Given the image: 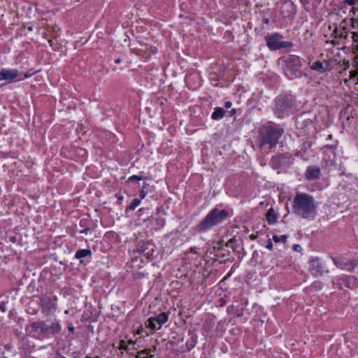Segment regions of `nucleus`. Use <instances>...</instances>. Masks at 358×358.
I'll return each mask as SVG.
<instances>
[{
  "label": "nucleus",
  "mask_w": 358,
  "mask_h": 358,
  "mask_svg": "<svg viewBox=\"0 0 358 358\" xmlns=\"http://www.w3.org/2000/svg\"><path fill=\"white\" fill-rule=\"evenodd\" d=\"M317 203L315 198L308 193H296L293 199L294 213L305 220H314L317 215Z\"/></svg>",
  "instance_id": "nucleus-1"
},
{
  "label": "nucleus",
  "mask_w": 358,
  "mask_h": 358,
  "mask_svg": "<svg viewBox=\"0 0 358 358\" xmlns=\"http://www.w3.org/2000/svg\"><path fill=\"white\" fill-rule=\"evenodd\" d=\"M284 129L280 125H266L259 128L257 142L262 149L271 150L276 146L280 138L284 134Z\"/></svg>",
  "instance_id": "nucleus-2"
},
{
  "label": "nucleus",
  "mask_w": 358,
  "mask_h": 358,
  "mask_svg": "<svg viewBox=\"0 0 358 358\" xmlns=\"http://www.w3.org/2000/svg\"><path fill=\"white\" fill-rule=\"evenodd\" d=\"M228 217L229 213L227 210L214 208L199 222L195 227V230L199 233L206 232L213 227L221 224Z\"/></svg>",
  "instance_id": "nucleus-3"
},
{
  "label": "nucleus",
  "mask_w": 358,
  "mask_h": 358,
  "mask_svg": "<svg viewBox=\"0 0 358 358\" xmlns=\"http://www.w3.org/2000/svg\"><path fill=\"white\" fill-rule=\"evenodd\" d=\"M294 106V100L292 96H278L275 100L273 112L278 117H283L293 111Z\"/></svg>",
  "instance_id": "nucleus-4"
},
{
  "label": "nucleus",
  "mask_w": 358,
  "mask_h": 358,
  "mask_svg": "<svg viewBox=\"0 0 358 358\" xmlns=\"http://www.w3.org/2000/svg\"><path fill=\"white\" fill-rule=\"evenodd\" d=\"M301 67V62L300 57L296 55H290L286 61L285 69L286 76L291 80L301 78L303 76L306 77L307 74L300 71Z\"/></svg>",
  "instance_id": "nucleus-5"
},
{
  "label": "nucleus",
  "mask_w": 358,
  "mask_h": 358,
  "mask_svg": "<svg viewBox=\"0 0 358 358\" xmlns=\"http://www.w3.org/2000/svg\"><path fill=\"white\" fill-rule=\"evenodd\" d=\"M31 328L34 333L41 334L43 337L56 334L61 330V327L57 322H52L50 325H48L43 320L34 322L31 324Z\"/></svg>",
  "instance_id": "nucleus-6"
},
{
  "label": "nucleus",
  "mask_w": 358,
  "mask_h": 358,
  "mask_svg": "<svg viewBox=\"0 0 358 358\" xmlns=\"http://www.w3.org/2000/svg\"><path fill=\"white\" fill-rule=\"evenodd\" d=\"M264 38L266 42V45L271 50L289 48L293 46L292 42L282 41V36L279 34L266 35Z\"/></svg>",
  "instance_id": "nucleus-7"
},
{
  "label": "nucleus",
  "mask_w": 358,
  "mask_h": 358,
  "mask_svg": "<svg viewBox=\"0 0 358 358\" xmlns=\"http://www.w3.org/2000/svg\"><path fill=\"white\" fill-rule=\"evenodd\" d=\"M294 162V157L289 153L278 154L272 157V164L275 169H285Z\"/></svg>",
  "instance_id": "nucleus-8"
},
{
  "label": "nucleus",
  "mask_w": 358,
  "mask_h": 358,
  "mask_svg": "<svg viewBox=\"0 0 358 358\" xmlns=\"http://www.w3.org/2000/svg\"><path fill=\"white\" fill-rule=\"evenodd\" d=\"M169 319V315L166 313H162L155 317H150L145 322V326L152 331L159 329Z\"/></svg>",
  "instance_id": "nucleus-9"
},
{
  "label": "nucleus",
  "mask_w": 358,
  "mask_h": 358,
  "mask_svg": "<svg viewBox=\"0 0 358 358\" xmlns=\"http://www.w3.org/2000/svg\"><path fill=\"white\" fill-rule=\"evenodd\" d=\"M336 145H327L322 148L324 157L323 159L327 162V165L334 166L336 164Z\"/></svg>",
  "instance_id": "nucleus-10"
},
{
  "label": "nucleus",
  "mask_w": 358,
  "mask_h": 358,
  "mask_svg": "<svg viewBox=\"0 0 358 358\" xmlns=\"http://www.w3.org/2000/svg\"><path fill=\"white\" fill-rule=\"evenodd\" d=\"M20 75L22 74L20 73L16 69H2L0 71V80H4L8 83H12L16 79L17 80H21L27 77L25 75L24 77L18 78Z\"/></svg>",
  "instance_id": "nucleus-11"
},
{
  "label": "nucleus",
  "mask_w": 358,
  "mask_h": 358,
  "mask_svg": "<svg viewBox=\"0 0 358 358\" xmlns=\"http://www.w3.org/2000/svg\"><path fill=\"white\" fill-rule=\"evenodd\" d=\"M40 306L41 308V312L45 316L50 315L55 310V303L50 297L47 296H43L41 298Z\"/></svg>",
  "instance_id": "nucleus-12"
},
{
  "label": "nucleus",
  "mask_w": 358,
  "mask_h": 358,
  "mask_svg": "<svg viewBox=\"0 0 358 358\" xmlns=\"http://www.w3.org/2000/svg\"><path fill=\"white\" fill-rule=\"evenodd\" d=\"M309 270L310 273L319 277L323 274L324 266L318 257H311L309 260Z\"/></svg>",
  "instance_id": "nucleus-13"
},
{
  "label": "nucleus",
  "mask_w": 358,
  "mask_h": 358,
  "mask_svg": "<svg viewBox=\"0 0 358 358\" xmlns=\"http://www.w3.org/2000/svg\"><path fill=\"white\" fill-rule=\"evenodd\" d=\"M310 69L323 74L326 73L328 71H330L332 69V67L330 66V63L328 61H316L314 62L310 66Z\"/></svg>",
  "instance_id": "nucleus-14"
},
{
  "label": "nucleus",
  "mask_w": 358,
  "mask_h": 358,
  "mask_svg": "<svg viewBox=\"0 0 358 358\" xmlns=\"http://www.w3.org/2000/svg\"><path fill=\"white\" fill-rule=\"evenodd\" d=\"M306 178L308 180H314L317 179L320 175V169L316 166H308L306 171Z\"/></svg>",
  "instance_id": "nucleus-15"
},
{
  "label": "nucleus",
  "mask_w": 358,
  "mask_h": 358,
  "mask_svg": "<svg viewBox=\"0 0 358 358\" xmlns=\"http://www.w3.org/2000/svg\"><path fill=\"white\" fill-rule=\"evenodd\" d=\"M227 311L228 313L236 315L238 317L243 315V307H240L238 305L232 304L228 306Z\"/></svg>",
  "instance_id": "nucleus-16"
},
{
  "label": "nucleus",
  "mask_w": 358,
  "mask_h": 358,
  "mask_svg": "<svg viewBox=\"0 0 358 358\" xmlns=\"http://www.w3.org/2000/svg\"><path fill=\"white\" fill-rule=\"evenodd\" d=\"M266 220L268 224H273L276 222L277 216L273 208H270L266 213Z\"/></svg>",
  "instance_id": "nucleus-17"
},
{
  "label": "nucleus",
  "mask_w": 358,
  "mask_h": 358,
  "mask_svg": "<svg viewBox=\"0 0 358 358\" xmlns=\"http://www.w3.org/2000/svg\"><path fill=\"white\" fill-rule=\"evenodd\" d=\"M224 115V110L220 107H217L214 109L211 115V118L215 120H218L222 119Z\"/></svg>",
  "instance_id": "nucleus-18"
},
{
  "label": "nucleus",
  "mask_w": 358,
  "mask_h": 358,
  "mask_svg": "<svg viewBox=\"0 0 358 358\" xmlns=\"http://www.w3.org/2000/svg\"><path fill=\"white\" fill-rule=\"evenodd\" d=\"M118 349L126 351L128 353L133 355L132 352H130L131 350H136L134 347H130V345L124 341H120L118 343Z\"/></svg>",
  "instance_id": "nucleus-19"
},
{
  "label": "nucleus",
  "mask_w": 358,
  "mask_h": 358,
  "mask_svg": "<svg viewBox=\"0 0 358 358\" xmlns=\"http://www.w3.org/2000/svg\"><path fill=\"white\" fill-rule=\"evenodd\" d=\"M334 264L336 267L341 269H346L347 266L349 265L347 262H344L343 259L340 258H332Z\"/></svg>",
  "instance_id": "nucleus-20"
},
{
  "label": "nucleus",
  "mask_w": 358,
  "mask_h": 358,
  "mask_svg": "<svg viewBox=\"0 0 358 358\" xmlns=\"http://www.w3.org/2000/svg\"><path fill=\"white\" fill-rule=\"evenodd\" d=\"M357 284V278L354 276H350L347 279V282H345V286L352 289L355 287Z\"/></svg>",
  "instance_id": "nucleus-21"
},
{
  "label": "nucleus",
  "mask_w": 358,
  "mask_h": 358,
  "mask_svg": "<svg viewBox=\"0 0 358 358\" xmlns=\"http://www.w3.org/2000/svg\"><path fill=\"white\" fill-rule=\"evenodd\" d=\"M196 344V336L195 334H192L191 338L186 343V346L188 350H192L195 347Z\"/></svg>",
  "instance_id": "nucleus-22"
},
{
  "label": "nucleus",
  "mask_w": 358,
  "mask_h": 358,
  "mask_svg": "<svg viewBox=\"0 0 358 358\" xmlns=\"http://www.w3.org/2000/svg\"><path fill=\"white\" fill-rule=\"evenodd\" d=\"M155 227L156 229H161L166 224V220L163 217H157L155 219Z\"/></svg>",
  "instance_id": "nucleus-23"
},
{
  "label": "nucleus",
  "mask_w": 358,
  "mask_h": 358,
  "mask_svg": "<svg viewBox=\"0 0 358 358\" xmlns=\"http://www.w3.org/2000/svg\"><path fill=\"white\" fill-rule=\"evenodd\" d=\"M284 8H287L288 9V14H292L294 12V4L291 1L285 2L282 6V9H283Z\"/></svg>",
  "instance_id": "nucleus-24"
},
{
  "label": "nucleus",
  "mask_w": 358,
  "mask_h": 358,
  "mask_svg": "<svg viewBox=\"0 0 358 358\" xmlns=\"http://www.w3.org/2000/svg\"><path fill=\"white\" fill-rule=\"evenodd\" d=\"M90 255V250H78L75 255L76 258L80 259Z\"/></svg>",
  "instance_id": "nucleus-25"
},
{
  "label": "nucleus",
  "mask_w": 358,
  "mask_h": 358,
  "mask_svg": "<svg viewBox=\"0 0 358 358\" xmlns=\"http://www.w3.org/2000/svg\"><path fill=\"white\" fill-rule=\"evenodd\" d=\"M141 199H134L131 203L129 205L128 209L130 210H134L135 208L141 204Z\"/></svg>",
  "instance_id": "nucleus-26"
},
{
  "label": "nucleus",
  "mask_w": 358,
  "mask_h": 358,
  "mask_svg": "<svg viewBox=\"0 0 358 358\" xmlns=\"http://www.w3.org/2000/svg\"><path fill=\"white\" fill-rule=\"evenodd\" d=\"M287 235H282L280 236H278L277 235L273 236V240L275 243H279V242L285 243L287 241Z\"/></svg>",
  "instance_id": "nucleus-27"
},
{
  "label": "nucleus",
  "mask_w": 358,
  "mask_h": 358,
  "mask_svg": "<svg viewBox=\"0 0 358 358\" xmlns=\"http://www.w3.org/2000/svg\"><path fill=\"white\" fill-rule=\"evenodd\" d=\"M149 187V185L148 183H144L142 189L140 192V197L141 199H144L146 195L148 194V187Z\"/></svg>",
  "instance_id": "nucleus-28"
},
{
  "label": "nucleus",
  "mask_w": 358,
  "mask_h": 358,
  "mask_svg": "<svg viewBox=\"0 0 358 358\" xmlns=\"http://www.w3.org/2000/svg\"><path fill=\"white\" fill-rule=\"evenodd\" d=\"M147 245L144 243V242H142V243H139L138 244V246H137V248H136V251L140 253V254H142L146 250H147Z\"/></svg>",
  "instance_id": "nucleus-29"
},
{
  "label": "nucleus",
  "mask_w": 358,
  "mask_h": 358,
  "mask_svg": "<svg viewBox=\"0 0 358 358\" xmlns=\"http://www.w3.org/2000/svg\"><path fill=\"white\" fill-rule=\"evenodd\" d=\"M146 178L143 177V176H137V175H133L130 176L128 179L129 182H132L134 180H141L143 179H145Z\"/></svg>",
  "instance_id": "nucleus-30"
},
{
  "label": "nucleus",
  "mask_w": 358,
  "mask_h": 358,
  "mask_svg": "<svg viewBox=\"0 0 358 358\" xmlns=\"http://www.w3.org/2000/svg\"><path fill=\"white\" fill-rule=\"evenodd\" d=\"M351 38L355 41L358 43V33L357 32H352L351 33Z\"/></svg>",
  "instance_id": "nucleus-31"
},
{
  "label": "nucleus",
  "mask_w": 358,
  "mask_h": 358,
  "mask_svg": "<svg viewBox=\"0 0 358 358\" xmlns=\"http://www.w3.org/2000/svg\"><path fill=\"white\" fill-rule=\"evenodd\" d=\"M358 76V71H352L350 72V78H355Z\"/></svg>",
  "instance_id": "nucleus-32"
},
{
  "label": "nucleus",
  "mask_w": 358,
  "mask_h": 358,
  "mask_svg": "<svg viewBox=\"0 0 358 358\" xmlns=\"http://www.w3.org/2000/svg\"><path fill=\"white\" fill-rule=\"evenodd\" d=\"M352 26L354 29L358 28V18L352 19Z\"/></svg>",
  "instance_id": "nucleus-33"
},
{
  "label": "nucleus",
  "mask_w": 358,
  "mask_h": 358,
  "mask_svg": "<svg viewBox=\"0 0 358 358\" xmlns=\"http://www.w3.org/2000/svg\"><path fill=\"white\" fill-rule=\"evenodd\" d=\"M266 248L268 250H271L273 248V243L271 239H268L267 241Z\"/></svg>",
  "instance_id": "nucleus-34"
},
{
  "label": "nucleus",
  "mask_w": 358,
  "mask_h": 358,
  "mask_svg": "<svg viewBox=\"0 0 358 358\" xmlns=\"http://www.w3.org/2000/svg\"><path fill=\"white\" fill-rule=\"evenodd\" d=\"M299 1L302 6L306 8L308 5H309L310 0H299Z\"/></svg>",
  "instance_id": "nucleus-35"
},
{
  "label": "nucleus",
  "mask_w": 358,
  "mask_h": 358,
  "mask_svg": "<svg viewBox=\"0 0 358 358\" xmlns=\"http://www.w3.org/2000/svg\"><path fill=\"white\" fill-rule=\"evenodd\" d=\"M293 250L296 252H300L301 250V247L299 244H295L293 246Z\"/></svg>",
  "instance_id": "nucleus-36"
},
{
  "label": "nucleus",
  "mask_w": 358,
  "mask_h": 358,
  "mask_svg": "<svg viewBox=\"0 0 358 358\" xmlns=\"http://www.w3.org/2000/svg\"><path fill=\"white\" fill-rule=\"evenodd\" d=\"M248 303V299H246V298L242 299V300H241V307H243V308H244L245 307L247 306Z\"/></svg>",
  "instance_id": "nucleus-37"
},
{
  "label": "nucleus",
  "mask_w": 358,
  "mask_h": 358,
  "mask_svg": "<svg viewBox=\"0 0 358 358\" xmlns=\"http://www.w3.org/2000/svg\"><path fill=\"white\" fill-rule=\"evenodd\" d=\"M345 2L350 6H352L356 3L355 0H345Z\"/></svg>",
  "instance_id": "nucleus-38"
},
{
  "label": "nucleus",
  "mask_w": 358,
  "mask_h": 358,
  "mask_svg": "<svg viewBox=\"0 0 358 358\" xmlns=\"http://www.w3.org/2000/svg\"><path fill=\"white\" fill-rule=\"evenodd\" d=\"M231 106H232V103H231V101H227V102H225V103H224V107H225L226 108H231Z\"/></svg>",
  "instance_id": "nucleus-39"
},
{
  "label": "nucleus",
  "mask_w": 358,
  "mask_h": 358,
  "mask_svg": "<svg viewBox=\"0 0 358 358\" xmlns=\"http://www.w3.org/2000/svg\"><path fill=\"white\" fill-rule=\"evenodd\" d=\"M127 343L129 345H132V347H134V345L136 343L135 341H134L133 340L131 339H129L128 341H127Z\"/></svg>",
  "instance_id": "nucleus-40"
},
{
  "label": "nucleus",
  "mask_w": 358,
  "mask_h": 358,
  "mask_svg": "<svg viewBox=\"0 0 358 358\" xmlns=\"http://www.w3.org/2000/svg\"><path fill=\"white\" fill-rule=\"evenodd\" d=\"M343 65H344V69L346 70L350 66L349 62L345 61L343 62Z\"/></svg>",
  "instance_id": "nucleus-41"
},
{
  "label": "nucleus",
  "mask_w": 358,
  "mask_h": 358,
  "mask_svg": "<svg viewBox=\"0 0 358 358\" xmlns=\"http://www.w3.org/2000/svg\"><path fill=\"white\" fill-rule=\"evenodd\" d=\"M0 308L1 309V310L3 312H5L6 310V306H5L4 303L1 304Z\"/></svg>",
  "instance_id": "nucleus-42"
},
{
  "label": "nucleus",
  "mask_w": 358,
  "mask_h": 358,
  "mask_svg": "<svg viewBox=\"0 0 358 358\" xmlns=\"http://www.w3.org/2000/svg\"><path fill=\"white\" fill-rule=\"evenodd\" d=\"M229 113H230L231 115H234L236 113V110L235 108H233Z\"/></svg>",
  "instance_id": "nucleus-43"
},
{
  "label": "nucleus",
  "mask_w": 358,
  "mask_h": 358,
  "mask_svg": "<svg viewBox=\"0 0 358 358\" xmlns=\"http://www.w3.org/2000/svg\"><path fill=\"white\" fill-rule=\"evenodd\" d=\"M226 304V301L223 299H221V304H220V306H223Z\"/></svg>",
  "instance_id": "nucleus-44"
},
{
  "label": "nucleus",
  "mask_w": 358,
  "mask_h": 358,
  "mask_svg": "<svg viewBox=\"0 0 358 358\" xmlns=\"http://www.w3.org/2000/svg\"><path fill=\"white\" fill-rule=\"evenodd\" d=\"M162 210H163V208H162V207H159V208H157V213H160V212H162Z\"/></svg>",
  "instance_id": "nucleus-45"
},
{
  "label": "nucleus",
  "mask_w": 358,
  "mask_h": 358,
  "mask_svg": "<svg viewBox=\"0 0 358 358\" xmlns=\"http://www.w3.org/2000/svg\"><path fill=\"white\" fill-rule=\"evenodd\" d=\"M115 62L116 64H120V63L121 62V59H119V58H118V59H116L115 60Z\"/></svg>",
  "instance_id": "nucleus-46"
},
{
  "label": "nucleus",
  "mask_w": 358,
  "mask_h": 358,
  "mask_svg": "<svg viewBox=\"0 0 358 358\" xmlns=\"http://www.w3.org/2000/svg\"><path fill=\"white\" fill-rule=\"evenodd\" d=\"M264 23H266V24H268V23H269V20H268V19H267V18H266V19H264Z\"/></svg>",
  "instance_id": "nucleus-47"
},
{
  "label": "nucleus",
  "mask_w": 358,
  "mask_h": 358,
  "mask_svg": "<svg viewBox=\"0 0 358 358\" xmlns=\"http://www.w3.org/2000/svg\"><path fill=\"white\" fill-rule=\"evenodd\" d=\"M68 329H69V331H73V330H74V327H68Z\"/></svg>",
  "instance_id": "nucleus-48"
},
{
  "label": "nucleus",
  "mask_w": 358,
  "mask_h": 358,
  "mask_svg": "<svg viewBox=\"0 0 358 358\" xmlns=\"http://www.w3.org/2000/svg\"><path fill=\"white\" fill-rule=\"evenodd\" d=\"M89 230L88 228H85V229H83V231H81L80 232H85V233H87V231Z\"/></svg>",
  "instance_id": "nucleus-49"
},
{
  "label": "nucleus",
  "mask_w": 358,
  "mask_h": 358,
  "mask_svg": "<svg viewBox=\"0 0 358 358\" xmlns=\"http://www.w3.org/2000/svg\"><path fill=\"white\" fill-rule=\"evenodd\" d=\"M346 34H347V33L345 32V35H343V33H342V34H341V37H346V36H347V35H346Z\"/></svg>",
  "instance_id": "nucleus-50"
},
{
  "label": "nucleus",
  "mask_w": 358,
  "mask_h": 358,
  "mask_svg": "<svg viewBox=\"0 0 358 358\" xmlns=\"http://www.w3.org/2000/svg\"><path fill=\"white\" fill-rule=\"evenodd\" d=\"M143 210V208H140V209H139V211L141 212V211H142Z\"/></svg>",
  "instance_id": "nucleus-51"
},
{
  "label": "nucleus",
  "mask_w": 358,
  "mask_h": 358,
  "mask_svg": "<svg viewBox=\"0 0 358 358\" xmlns=\"http://www.w3.org/2000/svg\"><path fill=\"white\" fill-rule=\"evenodd\" d=\"M320 2H321V0H319V1H318V3H320Z\"/></svg>",
  "instance_id": "nucleus-52"
},
{
  "label": "nucleus",
  "mask_w": 358,
  "mask_h": 358,
  "mask_svg": "<svg viewBox=\"0 0 358 358\" xmlns=\"http://www.w3.org/2000/svg\"><path fill=\"white\" fill-rule=\"evenodd\" d=\"M355 1H356V2H357V1L358 2V0H355Z\"/></svg>",
  "instance_id": "nucleus-53"
},
{
  "label": "nucleus",
  "mask_w": 358,
  "mask_h": 358,
  "mask_svg": "<svg viewBox=\"0 0 358 358\" xmlns=\"http://www.w3.org/2000/svg\"><path fill=\"white\" fill-rule=\"evenodd\" d=\"M86 358H90L89 357H87Z\"/></svg>",
  "instance_id": "nucleus-54"
},
{
  "label": "nucleus",
  "mask_w": 358,
  "mask_h": 358,
  "mask_svg": "<svg viewBox=\"0 0 358 358\" xmlns=\"http://www.w3.org/2000/svg\"><path fill=\"white\" fill-rule=\"evenodd\" d=\"M357 80H358V77H357Z\"/></svg>",
  "instance_id": "nucleus-55"
}]
</instances>
